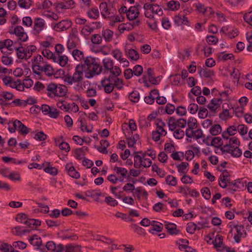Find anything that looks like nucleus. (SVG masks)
I'll return each instance as SVG.
<instances>
[{
	"instance_id": "12",
	"label": "nucleus",
	"mask_w": 252,
	"mask_h": 252,
	"mask_svg": "<svg viewBox=\"0 0 252 252\" xmlns=\"http://www.w3.org/2000/svg\"><path fill=\"white\" fill-rule=\"evenodd\" d=\"M103 66H101L102 70L101 72L105 74L107 71H110L112 70L113 66L114 65V63L113 61L110 58H105L102 60ZM101 66V65H100Z\"/></svg>"
},
{
	"instance_id": "32",
	"label": "nucleus",
	"mask_w": 252,
	"mask_h": 252,
	"mask_svg": "<svg viewBox=\"0 0 252 252\" xmlns=\"http://www.w3.org/2000/svg\"><path fill=\"white\" fill-rule=\"evenodd\" d=\"M102 34L106 42H110L112 39L113 32L109 29H106L102 31Z\"/></svg>"
},
{
	"instance_id": "14",
	"label": "nucleus",
	"mask_w": 252,
	"mask_h": 252,
	"mask_svg": "<svg viewBox=\"0 0 252 252\" xmlns=\"http://www.w3.org/2000/svg\"><path fill=\"white\" fill-rule=\"evenodd\" d=\"M44 20L41 18H36L34 21V31L35 34H38L44 29Z\"/></svg>"
},
{
	"instance_id": "35",
	"label": "nucleus",
	"mask_w": 252,
	"mask_h": 252,
	"mask_svg": "<svg viewBox=\"0 0 252 252\" xmlns=\"http://www.w3.org/2000/svg\"><path fill=\"white\" fill-rule=\"evenodd\" d=\"M128 98L131 102L137 103L140 99L139 93L136 90L133 91L129 94Z\"/></svg>"
},
{
	"instance_id": "38",
	"label": "nucleus",
	"mask_w": 252,
	"mask_h": 252,
	"mask_svg": "<svg viewBox=\"0 0 252 252\" xmlns=\"http://www.w3.org/2000/svg\"><path fill=\"white\" fill-rule=\"evenodd\" d=\"M17 3L21 8L29 9L32 4V1L31 0H19Z\"/></svg>"
},
{
	"instance_id": "62",
	"label": "nucleus",
	"mask_w": 252,
	"mask_h": 252,
	"mask_svg": "<svg viewBox=\"0 0 252 252\" xmlns=\"http://www.w3.org/2000/svg\"><path fill=\"white\" fill-rule=\"evenodd\" d=\"M174 132V137L177 139H182L185 135V132L180 128L175 129Z\"/></svg>"
},
{
	"instance_id": "45",
	"label": "nucleus",
	"mask_w": 252,
	"mask_h": 252,
	"mask_svg": "<svg viewBox=\"0 0 252 252\" xmlns=\"http://www.w3.org/2000/svg\"><path fill=\"white\" fill-rule=\"evenodd\" d=\"M139 138V136L137 134H135L133 136L132 138H127V145L129 148H131L136 144V141Z\"/></svg>"
},
{
	"instance_id": "15",
	"label": "nucleus",
	"mask_w": 252,
	"mask_h": 252,
	"mask_svg": "<svg viewBox=\"0 0 252 252\" xmlns=\"http://www.w3.org/2000/svg\"><path fill=\"white\" fill-rule=\"evenodd\" d=\"M14 126L17 127V130L23 135H25L30 132V128L28 127L18 120L14 121Z\"/></svg>"
},
{
	"instance_id": "46",
	"label": "nucleus",
	"mask_w": 252,
	"mask_h": 252,
	"mask_svg": "<svg viewBox=\"0 0 252 252\" xmlns=\"http://www.w3.org/2000/svg\"><path fill=\"white\" fill-rule=\"evenodd\" d=\"M177 120L174 117H171L169 119L168 125L171 131L174 130L177 127Z\"/></svg>"
},
{
	"instance_id": "11",
	"label": "nucleus",
	"mask_w": 252,
	"mask_h": 252,
	"mask_svg": "<svg viewBox=\"0 0 252 252\" xmlns=\"http://www.w3.org/2000/svg\"><path fill=\"white\" fill-rule=\"evenodd\" d=\"M14 94L8 92H2L0 94V104L3 106L10 105V103L5 102L6 101L12 99Z\"/></svg>"
},
{
	"instance_id": "42",
	"label": "nucleus",
	"mask_w": 252,
	"mask_h": 252,
	"mask_svg": "<svg viewBox=\"0 0 252 252\" xmlns=\"http://www.w3.org/2000/svg\"><path fill=\"white\" fill-rule=\"evenodd\" d=\"M220 106L219 103L216 101V98H213L211 100L210 103L208 104L207 107L212 112H215Z\"/></svg>"
},
{
	"instance_id": "37",
	"label": "nucleus",
	"mask_w": 252,
	"mask_h": 252,
	"mask_svg": "<svg viewBox=\"0 0 252 252\" xmlns=\"http://www.w3.org/2000/svg\"><path fill=\"white\" fill-rule=\"evenodd\" d=\"M214 247L215 248H221V249L223 246V239L222 236L220 235H217L215 240L212 241Z\"/></svg>"
},
{
	"instance_id": "19",
	"label": "nucleus",
	"mask_w": 252,
	"mask_h": 252,
	"mask_svg": "<svg viewBox=\"0 0 252 252\" xmlns=\"http://www.w3.org/2000/svg\"><path fill=\"white\" fill-rule=\"evenodd\" d=\"M198 72L201 77L205 78H212L214 75V72L213 70L207 68H202L201 66L197 68Z\"/></svg>"
},
{
	"instance_id": "53",
	"label": "nucleus",
	"mask_w": 252,
	"mask_h": 252,
	"mask_svg": "<svg viewBox=\"0 0 252 252\" xmlns=\"http://www.w3.org/2000/svg\"><path fill=\"white\" fill-rule=\"evenodd\" d=\"M200 191L202 195L205 199L208 200L211 198V191L208 187L203 188L201 189Z\"/></svg>"
},
{
	"instance_id": "22",
	"label": "nucleus",
	"mask_w": 252,
	"mask_h": 252,
	"mask_svg": "<svg viewBox=\"0 0 252 252\" xmlns=\"http://www.w3.org/2000/svg\"><path fill=\"white\" fill-rule=\"evenodd\" d=\"M30 243L34 247H36V249L39 250L40 247L42 245V240L40 237L37 235H32L29 239Z\"/></svg>"
},
{
	"instance_id": "40",
	"label": "nucleus",
	"mask_w": 252,
	"mask_h": 252,
	"mask_svg": "<svg viewBox=\"0 0 252 252\" xmlns=\"http://www.w3.org/2000/svg\"><path fill=\"white\" fill-rule=\"evenodd\" d=\"M78 122L80 123L79 126L81 131H86L88 133L92 132L93 127H91V128H88L86 125V124L85 123V120L84 119L82 118H79Z\"/></svg>"
},
{
	"instance_id": "27",
	"label": "nucleus",
	"mask_w": 252,
	"mask_h": 252,
	"mask_svg": "<svg viewBox=\"0 0 252 252\" xmlns=\"http://www.w3.org/2000/svg\"><path fill=\"white\" fill-rule=\"evenodd\" d=\"M152 163V160L149 158H144L141 163L136 162L134 163V166L136 168H140L142 166L144 167H149Z\"/></svg>"
},
{
	"instance_id": "3",
	"label": "nucleus",
	"mask_w": 252,
	"mask_h": 252,
	"mask_svg": "<svg viewBox=\"0 0 252 252\" xmlns=\"http://www.w3.org/2000/svg\"><path fill=\"white\" fill-rule=\"evenodd\" d=\"M15 219L17 221L24 224L27 227L32 229H37L41 225L40 220L29 218L28 216L25 213L18 214Z\"/></svg>"
},
{
	"instance_id": "44",
	"label": "nucleus",
	"mask_w": 252,
	"mask_h": 252,
	"mask_svg": "<svg viewBox=\"0 0 252 252\" xmlns=\"http://www.w3.org/2000/svg\"><path fill=\"white\" fill-rule=\"evenodd\" d=\"M116 9L114 8L112 5L111 7L110 5H109L108 7V11H107L106 13H105L104 15H103V16L105 17L112 18L116 14Z\"/></svg>"
},
{
	"instance_id": "47",
	"label": "nucleus",
	"mask_w": 252,
	"mask_h": 252,
	"mask_svg": "<svg viewBox=\"0 0 252 252\" xmlns=\"http://www.w3.org/2000/svg\"><path fill=\"white\" fill-rule=\"evenodd\" d=\"M177 192L181 193L184 196H187L189 194V188L188 186H179Z\"/></svg>"
},
{
	"instance_id": "33",
	"label": "nucleus",
	"mask_w": 252,
	"mask_h": 252,
	"mask_svg": "<svg viewBox=\"0 0 252 252\" xmlns=\"http://www.w3.org/2000/svg\"><path fill=\"white\" fill-rule=\"evenodd\" d=\"M167 6L169 10L176 11L180 8V4L179 1L172 0L167 2Z\"/></svg>"
},
{
	"instance_id": "36",
	"label": "nucleus",
	"mask_w": 252,
	"mask_h": 252,
	"mask_svg": "<svg viewBox=\"0 0 252 252\" xmlns=\"http://www.w3.org/2000/svg\"><path fill=\"white\" fill-rule=\"evenodd\" d=\"M114 170L116 172L117 174H120L122 177L129 179V176L127 175V170L123 167H119L115 166Z\"/></svg>"
},
{
	"instance_id": "2",
	"label": "nucleus",
	"mask_w": 252,
	"mask_h": 252,
	"mask_svg": "<svg viewBox=\"0 0 252 252\" xmlns=\"http://www.w3.org/2000/svg\"><path fill=\"white\" fill-rule=\"evenodd\" d=\"M46 91L47 95L51 98L56 96L63 97L66 96L67 88L63 85L51 83L47 85Z\"/></svg>"
},
{
	"instance_id": "63",
	"label": "nucleus",
	"mask_w": 252,
	"mask_h": 252,
	"mask_svg": "<svg viewBox=\"0 0 252 252\" xmlns=\"http://www.w3.org/2000/svg\"><path fill=\"white\" fill-rule=\"evenodd\" d=\"M23 226H16L12 229L11 232L15 236H21L23 235Z\"/></svg>"
},
{
	"instance_id": "57",
	"label": "nucleus",
	"mask_w": 252,
	"mask_h": 252,
	"mask_svg": "<svg viewBox=\"0 0 252 252\" xmlns=\"http://www.w3.org/2000/svg\"><path fill=\"white\" fill-rule=\"evenodd\" d=\"M171 78V83L173 85H179L181 81V75L180 74H176L175 75H170Z\"/></svg>"
},
{
	"instance_id": "54",
	"label": "nucleus",
	"mask_w": 252,
	"mask_h": 252,
	"mask_svg": "<svg viewBox=\"0 0 252 252\" xmlns=\"http://www.w3.org/2000/svg\"><path fill=\"white\" fill-rule=\"evenodd\" d=\"M143 67L139 64L135 65L132 69V72L135 76H140L143 73Z\"/></svg>"
},
{
	"instance_id": "60",
	"label": "nucleus",
	"mask_w": 252,
	"mask_h": 252,
	"mask_svg": "<svg viewBox=\"0 0 252 252\" xmlns=\"http://www.w3.org/2000/svg\"><path fill=\"white\" fill-rule=\"evenodd\" d=\"M86 195L88 197H94L95 196L98 197L101 195V193L100 191H95L94 190H87L85 192Z\"/></svg>"
},
{
	"instance_id": "51",
	"label": "nucleus",
	"mask_w": 252,
	"mask_h": 252,
	"mask_svg": "<svg viewBox=\"0 0 252 252\" xmlns=\"http://www.w3.org/2000/svg\"><path fill=\"white\" fill-rule=\"evenodd\" d=\"M230 155L233 157L239 158L242 156V152L238 146L234 147V146H233V149Z\"/></svg>"
},
{
	"instance_id": "56",
	"label": "nucleus",
	"mask_w": 252,
	"mask_h": 252,
	"mask_svg": "<svg viewBox=\"0 0 252 252\" xmlns=\"http://www.w3.org/2000/svg\"><path fill=\"white\" fill-rule=\"evenodd\" d=\"M123 190L126 193L133 192L135 190V186L133 184L126 183L123 188Z\"/></svg>"
},
{
	"instance_id": "50",
	"label": "nucleus",
	"mask_w": 252,
	"mask_h": 252,
	"mask_svg": "<svg viewBox=\"0 0 252 252\" xmlns=\"http://www.w3.org/2000/svg\"><path fill=\"white\" fill-rule=\"evenodd\" d=\"M92 25H87L84 27L81 31V33L84 35H88L93 32L95 29V27H91Z\"/></svg>"
},
{
	"instance_id": "24",
	"label": "nucleus",
	"mask_w": 252,
	"mask_h": 252,
	"mask_svg": "<svg viewBox=\"0 0 252 252\" xmlns=\"http://www.w3.org/2000/svg\"><path fill=\"white\" fill-rule=\"evenodd\" d=\"M75 2L73 0H68L58 3L57 7L62 9L72 8L74 7Z\"/></svg>"
},
{
	"instance_id": "64",
	"label": "nucleus",
	"mask_w": 252,
	"mask_h": 252,
	"mask_svg": "<svg viewBox=\"0 0 252 252\" xmlns=\"http://www.w3.org/2000/svg\"><path fill=\"white\" fill-rule=\"evenodd\" d=\"M245 21L252 26V10L245 13L243 16Z\"/></svg>"
},
{
	"instance_id": "16",
	"label": "nucleus",
	"mask_w": 252,
	"mask_h": 252,
	"mask_svg": "<svg viewBox=\"0 0 252 252\" xmlns=\"http://www.w3.org/2000/svg\"><path fill=\"white\" fill-rule=\"evenodd\" d=\"M65 170L68 174L72 178L78 179L80 177L79 172L77 171L71 163H67L65 165Z\"/></svg>"
},
{
	"instance_id": "59",
	"label": "nucleus",
	"mask_w": 252,
	"mask_h": 252,
	"mask_svg": "<svg viewBox=\"0 0 252 252\" xmlns=\"http://www.w3.org/2000/svg\"><path fill=\"white\" fill-rule=\"evenodd\" d=\"M111 73V75H109V76H116V77H117V76H119L121 74V69L118 66H113V68H112V70H111L109 71Z\"/></svg>"
},
{
	"instance_id": "4",
	"label": "nucleus",
	"mask_w": 252,
	"mask_h": 252,
	"mask_svg": "<svg viewBox=\"0 0 252 252\" xmlns=\"http://www.w3.org/2000/svg\"><path fill=\"white\" fill-rule=\"evenodd\" d=\"M10 34H14L17 37V40L14 42V46L18 44L21 45V42H26L28 39V36L21 26H17L14 30L9 32Z\"/></svg>"
},
{
	"instance_id": "21",
	"label": "nucleus",
	"mask_w": 252,
	"mask_h": 252,
	"mask_svg": "<svg viewBox=\"0 0 252 252\" xmlns=\"http://www.w3.org/2000/svg\"><path fill=\"white\" fill-rule=\"evenodd\" d=\"M143 75L146 76L147 79L148 78L149 81L152 84L157 85L158 84V81L154 76V70L153 68L150 67L148 68L147 71L145 72Z\"/></svg>"
},
{
	"instance_id": "26",
	"label": "nucleus",
	"mask_w": 252,
	"mask_h": 252,
	"mask_svg": "<svg viewBox=\"0 0 252 252\" xmlns=\"http://www.w3.org/2000/svg\"><path fill=\"white\" fill-rule=\"evenodd\" d=\"M225 105L229 107L228 103H223L222 105V112L220 113L219 114L220 118L223 121L227 120L228 118H232V116H230L229 110L227 108H224Z\"/></svg>"
},
{
	"instance_id": "10",
	"label": "nucleus",
	"mask_w": 252,
	"mask_h": 252,
	"mask_svg": "<svg viewBox=\"0 0 252 252\" xmlns=\"http://www.w3.org/2000/svg\"><path fill=\"white\" fill-rule=\"evenodd\" d=\"M72 24L71 21L63 20L55 25L54 30L57 32L65 31L71 27Z\"/></svg>"
},
{
	"instance_id": "8",
	"label": "nucleus",
	"mask_w": 252,
	"mask_h": 252,
	"mask_svg": "<svg viewBox=\"0 0 252 252\" xmlns=\"http://www.w3.org/2000/svg\"><path fill=\"white\" fill-rule=\"evenodd\" d=\"M112 77H105L101 81L102 86L104 88V92L107 94L111 93L114 88V86L111 82Z\"/></svg>"
},
{
	"instance_id": "5",
	"label": "nucleus",
	"mask_w": 252,
	"mask_h": 252,
	"mask_svg": "<svg viewBox=\"0 0 252 252\" xmlns=\"http://www.w3.org/2000/svg\"><path fill=\"white\" fill-rule=\"evenodd\" d=\"M32 61V69L34 73L37 75L40 74V70L43 69L47 62L44 61L43 58L40 55L34 57Z\"/></svg>"
},
{
	"instance_id": "31",
	"label": "nucleus",
	"mask_w": 252,
	"mask_h": 252,
	"mask_svg": "<svg viewBox=\"0 0 252 252\" xmlns=\"http://www.w3.org/2000/svg\"><path fill=\"white\" fill-rule=\"evenodd\" d=\"M112 77L111 81L113 83L114 87L117 88L119 90H121L123 87V80L116 76H109Z\"/></svg>"
},
{
	"instance_id": "43",
	"label": "nucleus",
	"mask_w": 252,
	"mask_h": 252,
	"mask_svg": "<svg viewBox=\"0 0 252 252\" xmlns=\"http://www.w3.org/2000/svg\"><path fill=\"white\" fill-rule=\"evenodd\" d=\"M162 229L163 224L161 223H157L155 225H153V226L150 228L148 231L151 233L154 234V231L160 232L162 231Z\"/></svg>"
},
{
	"instance_id": "34",
	"label": "nucleus",
	"mask_w": 252,
	"mask_h": 252,
	"mask_svg": "<svg viewBox=\"0 0 252 252\" xmlns=\"http://www.w3.org/2000/svg\"><path fill=\"white\" fill-rule=\"evenodd\" d=\"M246 182L243 181L242 179H238L232 182L231 184H232L231 186H233V187H235L238 189H242L245 186H246Z\"/></svg>"
},
{
	"instance_id": "39",
	"label": "nucleus",
	"mask_w": 252,
	"mask_h": 252,
	"mask_svg": "<svg viewBox=\"0 0 252 252\" xmlns=\"http://www.w3.org/2000/svg\"><path fill=\"white\" fill-rule=\"evenodd\" d=\"M209 131L212 135L216 136L221 132V127L219 124H215L212 126Z\"/></svg>"
},
{
	"instance_id": "29",
	"label": "nucleus",
	"mask_w": 252,
	"mask_h": 252,
	"mask_svg": "<svg viewBox=\"0 0 252 252\" xmlns=\"http://www.w3.org/2000/svg\"><path fill=\"white\" fill-rule=\"evenodd\" d=\"M41 72H44L47 75L51 76L55 74V70L50 64L47 63L43 69L40 70V73Z\"/></svg>"
},
{
	"instance_id": "17",
	"label": "nucleus",
	"mask_w": 252,
	"mask_h": 252,
	"mask_svg": "<svg viewBox=\"0 0 252 252\" xmlns=\"http://www.w3.org/2000/svg\"><path fill=\"white\" fill-rule=\"evenodd\" d=\"M165 227L170 235H178L180 230L177 229V225L174 223L165 221Z\"/></svg>"
},
{
	"instance_id": "20",
	"label": "nucleus",
	"mask_w": 252,
	"mask_h": 252,
	"mask_svg": "<svg viewBox=\"0 0 252 252\" xmlns=\"http://www.w3.org/2000/svg\"><path fill=\"white\" fill-rule=\"evenodd\" d=\"M14 46V49L16 51L17 58L19 59H25L27 60L28 55L26 49L22 46V44L18 47Z\"/></svg>"
},
{
	"instance_id": "7",
	"label": "nucleus",
	"mask_w": 252,
	"mask_h": 252,
	"mask_svg": "<svg viewBox=\"0 0 252 252\" xmlns=\"http://www.w3.org/2000/svg\"><path fill=\"white\" fill-rule=\"evenodd\" d=\"M208 224L207 222H198V224L200 225V226H197V224L193 222H190L187 223V226L186 227V230L188 233H189L191 234H193L195 233L196 230H199L201 229L207 227L205 224Z\"/></svg>"
},
{
	"instance_id": "58",
	"label": "nucleus",
	"mask_w": 252,
	"mask_h": 252,
	"mask_svg": "<svg viewBox=\"0 0 252 252\" xmlns=\"http://www.w3.org/2000/svg\"><path fill=\"white\" fill-rule=\"evenodd\" d=\"M105 202L109 205L115 207L118 205V201L111 196H107L105 198Z\"/></svg>"
},
{
	"instance_id": "61",
	"label": "nucleus",
	"mask_w": 252,
	"mask_h": 252,
	"mask_svg": "<svg viewBox=\"0 0 252 252\" xmlns=\"http://www.w3.org/2000/svg\"><path fill=\"white\" fill-rule=\"evenodd\" d=\"M237 130L242 136H244L247 133L248 127L245 125H239L237 126Z\"/></svg>"
},
{
	"instance_id": "55",
	"label": "nucleus",
	"mask_w": 252,
	"mask_h": 252,
	"mask_svg": "<svg viewBox=\"0 0 252 252\" xmlns=\"http://www.w3.org/2000/svg\"><path fill=\"white\" fill-rule=\"evenodd\" d=\"M166 182L168 185L172 186H175L177 184L176 178L170 175L166 177Z\"/></svg>"
},
{
	"instance_id": "41",
	"label": "nucleus",
	"mask_w": 252,
	"mask_h": 252,
	"mask_svg": "<svg viewBox=\"0 0 252 252\" xmlns=\"http://www.w3.org/2000/svg\"><path fill=\"white\" fill-rule=\"evenodd\" d=\"M72 55L74 57V59L78 61H80L84 58V53L82 51L78 50V49H74L72 53Z\"/></svg>"
},
{
	"instance_id": "18",
	"label": "nucleus",
	"mask_w": 252,
	"mask_h": 252,
	"mask_svg": "<svg viewBox=\"0 0 252 252\" xmlns=\"http://www.w3.org/2000/svg\"><path fill=\"white\" fill-rule=\"evenodd\" d=\"M125 52L127 57L130 60L133 61H137L139 58V56L138 52L133 49H128L127 47L125 48Z\"/></svg>"
},
{
	"instance_id": "23",
	"label": "nucleus",
	"mask_w": 252,
	"mask_h": 252,
	"mask_svg": "<svg viewBox=\"0 0 252 252\" xmlns=\"http://www.w3.org/2000/svg\"><path fill=\"white\" fill-rule=\"evenodd\" d=\"M195 7L199 12L202 13L204 15L209 16L213 13V10L211 7H206L200 3L196 4Z\"/></svg>"
},
{
	"instance_id": "6",
	"label": "nucleus",
	"mask_w": 252,
	"mask_h": 252,
	"mask_svg": "<svg viewBox=\"0 0 252 252\" xmlns=\"http://www.w3.org/2000/svg\"><path fill=\"white\" fill-rule=\"evenodd\" d=\"M233 227L237 232V234L234 235L233 238L236 243H239L241 241V238L246 237L247 232L245 229L244 226L242 224H234Z\"/></svg>"
},
{
	"instance_id": "9",
	"label": "nucleus",
	"mask_w": 252,
	"mask_h": 252,
	"mask_svg": "<svg viewBox=\"0 0 252 252\" xmlns=\"http://www.w3.org/2000/svg\"><path fill=\"white\" fill-rule=\"evenodd\" d=\"M174 22L178 26L185 25L189 26V21L184 13H180L178 15L175 16Z\"/></svg>"
},
{
	"instance_id": "25",
	"label": "nucleus",
	"mask_w": 252,
	"mask_h": 252,
	"mask_svg": "<svg viewBox=\"0 0 252 252\" xmlns=\"http://www.w3.org/2000/svg\"><path fill=\"white\" fill-rule=\"evenodd\" d=\"M86 14L89 18L92 19H97L99 17V13L97 7H92L89 9Z\"/></svg>"
},
{
	"instance_id": "1",
	"label": "nucleus",
	"mask_w": 252,
	"mask_h": 252,
	"mask_svg": "<svg viewBox=\"0 0 252 252\" xmlns=\"http://www.w3.org/2000/svg\"><path fill=\"white\" fill-rule=\"evenodd\" d=\"M102 67L96 62L94 58L88 56L84 59V63L77 64L75 68V71L72 77L74 83H77L76 87L82 88V84L79 83L83 80L84 72L85 77L91 78L94 76L99 75L102 72Z\"/></svg>"
},
{
	"instance_id": "13",
	"label": "nucleus",
	"mask_w": 252,
	"mask_h": 252,
	"mask_svg": "<svg viewBox=\"0 0 252 252\" xmlns=\"http://www.w3.org/2000/svg\"><path fill=\"white\" fill-rule=\"evenodd\" d=\"M139 14V10L136 6H131L127 10L126 17L130 21L135 20Z\"/></svg>"
},
{
	"instance_id": "49",
	"label": "nucleus",
	"mask_w": 252,
	"mask_h": 252,
	"mask_svg": "<svg viewBox=\"0 0 252 252\" xmlns=\"http://www.w3.org/2000/svg\"><path fill=\"white\" fill-rule=\"evenodd\" d=\"M13 248V246L8 243L0 242V250L2 252H10Z\"/></svg>"
},
{
	"instance_id": "28",
	"label": "nucleus",
	"mask_w": 252,
	"mask_h": 252,
	"mask_svg": "<svg viewBox=\"0 0 252 252\" xmlns=\"http://www.w3.org/2000/svg\"><path fill=\"white\" fill-rule=\"evenodd\" d=\"M1 44H2V48H6L9 50L10 52H8V54H11L13 51V48L11 47L13 44L14 45V42L11 39H7L1 41Z\"/></svg>"
},
{
	"instance_id": "30",
	"label": "nucleus",
	"mask_w": 252,
	"mask_h": 252,
	"mask_svg": "<svg viewBox=\"0 0 252 252\" xmlns=\"http://www.w3.org/2000/svg\"><path fill=\"white\" fill-rule=\"evenodd\" d=\"M225 3L232 7H236L242 5L246 0H223Z\"/></svg>"
},
{
	"instance_id": "52",
	"label": "nucleus",
	"mask_w": 252,
	"mask_h": 252,
	"mask_svg": "<svg viewBox=\"0 0 252 252\" xmlns=\"http://www.w3.org/2000/svg\"><path fill=\"white\" fill-rule=\"evenodd\" d=\"M115 216L119 218H121L122 220L126 221H133L134 220L132 218H130L127 215V214L118 212L116 214Z\"/></svg>"
},
{
	"instance_id": "48",
	"label": "nucleus",
	"mask_w": 252,
	"mask_h": 252,
	"mask_svg": "<svg viewBox=\"0 0 252 252\" xmlns=\"http://www.w3.org/2000/svg\"><path fill=\"white\" fill-rule=\"evenodd\" d=\"M43 170L46 173H49L53 176L57 175L58 173V169L56 167H52L50 164L44 167Z\"/></svg>"
}]
</instances>
